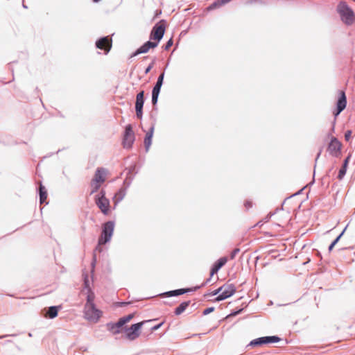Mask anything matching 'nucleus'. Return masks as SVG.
<instances>
[{
	"label": "nucleus",
	"instance_id": "26",
	"mask_svg": "<svg viewBox=\"0 0 355 355\" xmlns=\"http://www.w3.org/2000/svg\"><path fill=\"white\" fill-rule=\"evenodd\" d=\"M190 302H184L181 303L179 306H178L175 310V313L176 315H180L182 313H183L185 309L188 307L189 305Z\"/></svg>",
	"mask_w": 355,
	"mask_h": 355
},
{
	"label": "nucleus",
	"instance_id": "37",
	"mask_svg": "<svg viewBox=\"0 0 355 355\" xmlns=\"http://www.w3.org/2000/svg\"><path fill=\"white\" fill-rule=\"evenodd\" d=\"M245 206L246 207L247 209H248L252 207V202L250 201H246L245 202Z\"/></svg>",
	"mask_w": 355,
	"mask_h": 355
},
{
	"label": "nucleus",
	"instance_id": "29",
	"mask_svg": "<svg viewBox=\"0 0 355 355\" xmlns=\"http://www.w3.org/2000/svg\"><path fill=\"white\" fill-rule=\"evenodd\" d=\"M239 251L240 250L239 248H235L230 254V259H234Z\"/></svg>",
	"mask_w": 355,
	"mask_h": 355
},
{
	"label": "nucleus",
	"instance_id": "21",
	"mask_svg": "<svg viewBox=\"0 0 355 355\" xmlns=\"http://www.w3.org/2000/svg\"><path fill=\"white\" fill-rule=\"evenodd\" d=\"M154 128H150V130L146 133L144 139V145L146 150L148 151L152 143V138L153 135Z\"/></svg>",
	"mask_w": 355,
	"mask_h": 355
},
{
	"label": "nucleus",
	"instance_id": "27",
	"mask_svg": "<svg viewBox=\"0 0 355 355\" xmlns=\"http://www.w3.org/2000/svg\"><path fill=\"white\" fill-rule=\"evenodd\" d=\"M346 171H347V168H345L343 167L339 170L338 175V180L343 179V178L345 176V175L346 173Z\"/></svg>",
	"mask_w": 355,
	"mask_h": 355
},
{
	"label": "nucleus",
	"instance_id": "35",
	"mask_svg": "<svg viewBox=\"0 0 355 355\" xmlns=\"http://www.w3.org/2000/svg\"><path fill=\"white\" fill-rule=\"evenodd\" d=\"M217 294H220V291H219V288L214 291L211 292V295H216Z\"/></svg>",
	"mask_w": 355,
	"mask_h": 355
},
{
	"label": "nucleus",
	"instance_id": "33",
	"mask_svg": "<svg viewBox=\"0 0 355 355\" xmlns=\"http://www.w3.org/2000/svg\"><path fill=\"white\" fill-rule=\"evenodd\" d=\"M214 308L213 307H210V308H207V309H205L204 311H203V314L204 315H207L209 313H210L211 312H212L214 311Z\"/></svg>",
	"mask_w": 355,
	"mask_h": 355
},
{
	"label": "nucleus",
	"instance_id": "42",
	"mask_svg": "<svg viewBox=\"0 0 355 355\" xmlns=\"http://www.w3.org/2000/svg\"><path fill=\"white\" fill-rule=\"evenodd\" d=\"M159 22L162 23V22H164V20H161Z\"/></svg>",
	"mask_w": 355,
	"mask_h": 355
},
{
	"label": "nucleus",
	"instance_id": "39",
	"mask_svg": "<svg viewBox=\"0 0 355 355\" xmlns=\"http://www.w3.org/2000/svg\"><path fill=\"white\" fill-rule=\"evenodd\" d=\"M153 67V64H150L146 69L145 73H148Z\"/></svg>",
	"mask_w": 355,
	"mask_h": 355
},
{
	"label": "nucleus",
	"instance_id": "3",
	"mask_svg": "<svg viewBox=\"0 0 355 355\" xmlns=\"http://www.w3.org/2000/svg\"><path fill=\"white\" fill-rule=\"evenodd\" d=\"M107 171L103 168H98L91 181V193L96 192L102 184L106 180Z\"/></svg>",
	"mask_w": 355,
	"mask_h": 355
},
{
	"label": "nucleus",
	"instance_id": "13",
	"mask_svg": "<svg viewBox=\"0 0 355 355\" xmlns=\"http://www.w3.org/2000/svg\"><path fill=\"white\" fill-rule=\"evenodd\" d=\"M144 103V92L141 91L137 94L136 97L135 110L136 115L138 119L142 118L143 114V105Z\"/></svg>",
	"mask_w": 355,
	"mask_h": 355
},
{
	"label": "nucleus",
	"instance_id": "30",
	"mask_svg": "<svg viewBox=\"0 0 355 355\" xmlns=\"http://www.w3.org/2000/svg\"><path fill=\"white\" fill-rule=\"evenodd\" d=\"M123 196H124V193H123V191H120L118 193H116L115 195L114 198H116L117 200H120L123 198Z\"/></svg>",
	"mask_w": 355,
	"mask_h": 355
},
{
	"label": "nucleus",
	"instance_id": "6",
	"mask_svg": "<svg viewBox=\"0 0 355 355\" xmlns=\"http://www.w3.org/2000/svg\"><path fill=\"white\" fill-rule=\"evenodd\" d=\"M135 316L134 313L129 314L126 316L121 318L116 323H109L107 324V329L113 334H119L122 327L129 322Z\"/></svg>",
	"mask_w": 355,
	"mask_h": 355
},
{
	"label": "nucleus",
	"instance_id": "32",
	"mask_svg": "<svg viewBox=\"0 0 355 355\" xmlns=\"http://www.w3.org/2000/svg\"><path fill=\"white\" fill-rule=\"evenodd\" d=\"M349 159H350V156L349 155L346 157V159L344 161L343 165L342 166L343 168H347L348 163L349 162Z\"/></svg>",
	"mask_w": 355,
	"mask_h": 355
},
{
	"label": "nucleus",
	"instance_id": "11",
	"mask_svg": "<svg viewBox=\"0 0 355 355\" xmlns=\"http://www.w3.org/2000/svg\"><path fill=\"white\" fill-rule=\"evenodd\" d=\"M279 340H280V338L275 336H265V337H261V338H259L252 340L250 343V345H252V346L262 345L277 343Z\"/></svg>",
	"mask_w": 355,
	"mask_h": 355
},
{
	"label": "nucleus",
	"instance_id": "15",
	"mask_svg": "<svg viewBox=\"0 0 355 355\" xmlns=\"http://www.w3.org/2000/svg\"><path fill=\"white\" fill-rule=\"evenodd\" d=\"M347 105V98L344 91L339 92V98L336 104V110L334 112L335 116H337L343 110H345Z\"/></svg>",
	"mask_w": 355,
	"mask_h": 355
},
{
	"label": "nucleus",
	"instance_id": "25",
	"mask_svg": "<svg viewBox=\"0 0 355 355\" xmlns=\"http://www.w3.org/2000/svg\"><path fill=\"white\" fill-rule=\"evenodd\" d=\"M58 309L57 306H51L45 314L46 318H54L58 315Z\"/></svg>",
	"mask_w": 355,
	"mask_h": 355
},
{
	"label": "nucleus",
	"instance_id": "7",
	"mask_svg": "<svg viewBox=\"0 0 355 355\" xmlns=\"http://www.w3.org/2000/svg\"><path fill=\"white\" fill-rule=\"evenodd\" d=\"M151 320L142 321L137 324L131 325L129 328L125 329V337L129 340H134L137 338L140 335V329L141 327L146 322Z\"/></svg>",
	"mask_w": 355,
	"mask_h": 355
},
{
	"label": "nucleus",
	"instance_id": "1",
	"mask_svg": "<svg viewBox=\"0 0 355 355\" xmlns=\"http://www.w3.org/2000/svg\"><path fill=\"white\" fill-rule=\"evenodd\" d=\"M272 218V223L278 227H284L291 219L289 211L284 209H277L272 214L268 215L263 219L264 223L269 221V219Z\"/></svg>",
	"mask_w": 355,
	"mask_h": 355
},
{
	"label": "nucleus",
	"instance_id": "31",
	"mask_svg": "<svg viewBox=\"0 0 355 355\" xmlns=\"http://www.w3.org/2000/svg\"><path fill=\"white\" fill-rule=\"evenodd\" d=\"M352 137V131L351 130H347L345 133V138L347 141H349L350 139Z\"/></svg>",
	"mask_w": 355,
	"mask_h": 355
},
{
	"label": "nucleus",
	"instance_id": "17",
	"mask_svg": "<svg viewBox=\"0 0 355 355\" xmlns=\"http://www.w3.org/2000/svg\"><path fill=\"white\" fill-rule=\"evenodd\" d=\"M165 31V27L162 24L160 26H155L150 33V39L157 40L158 42L162 38Z\"/></svg>",
	"mask_w": 355,
	"mask_h": 355
},
{
	"label": "nucleus",
	"instance_id": "10",
	"mask_svg": "<svg viewBox=\"0 0 355 355\" xmlns=\"http://www.w3.org/2000/svg\"><path fill=\"white\" fill-rule=\"evenodd\" d=\"M96 203L101 211L105 215L110 212V202L109 200L105 197V193L101 192V196L96 199Z\"/></svg>",
	"mask_w": 355,
	"mask_h": 355
},
{
	"label": "nucleus",
	"instance_id": "20",
	"mask_svg": "<svg viewBox=\"0 0 355 355\" xmlns=\"http://www.w3.org/2000/svg\"><path fill=\"white\" fill-rule=\"evenodd\" d=\"M227 259L226 257L220 258L212 267L210 275L212 277L214 274H216L218 271L227 263Z\"/></svg>",
	"mask_w": 355,
	"mask_h": 355
},
{
	"label": "nucleus",
	"instance_id": "40",
	"mask_svg": "<svg viewBox=\"0 0 355 355\" xmlns=\"http://www.w3.org/2000/svg\"><path fill=\"white\" fill-rule=\"evenodd\" d=\"M263 225V220H260L257 223V226L261 227Z\"/></svg>",
	"mask_w": 355,
	"mask_h": 355
},
{
	"label": "nucleus",
	"instance_id": "14",
	"mask_svg": "<svg viewBox=\"0 0 355 355\" xmlns=\"http://www.w3.org/2000/svg\"><path fill=\"white\" fill-rule=\"evenodd\" d=\"M164 74V73H161L158 77L157 81L153 89L152 92V103L153 105H155L157 102L158 96L159 94V92L161 89V87L163 84Z\"/></svg>",
	"mask_w": 355,
	"mask_h": 355
},
{
	"label": "nucleus",
	"instance_id": "8",
	"mask_svg": "<svg viewBox=\"0 0 355 355\" xmlns=\"http://www.w3.org/2000/svg\"><path fill=\"white\" fill-rule=\"evenodd\" d=\"M220 294L215 299L216 301L219 302L224 300L236 293V288L234 284L226 283L219 288Z\"/></svg>",
	"mask_w": 355,
	"mask_h": 355
},
{
	"label": "nucleus",
	"instance_id": "12",
	"mask_svg": "<svg viewBox=\"0 0 355 355\" xmlns=\"http://www.w3.org/2000/svg\"><path fill=\"white\" fill-rule=\"evenodd\" d=\"M341 146V143L336 137H332L327 147V151L332 156L338 157L340 155Z\"/></svg>",
	"mask_w": 355,
	"mask_h": 355
},
{
	"label": "nucleus",
	"instance_id": "2",
	"mask_svg": "<svg viewBox=\"0 0 355 355\" xmlns=\"http://www.w3.org/2000/svg\"><path fill=\"white\" fill-rule=\"evenodd\" d=\"M83 313L84 318L92 323L98 322L103 315V312L98 309L95 304H85Z\"/></svg>",
	"mask_w": 355,
	"mask_h": 355
},
{
	"label": "nucleus",
	"instance_id": "9",
	"mask_svg": "<svg viewBox=\"0 0 355 355\" xmlns=\"http://www.w3.org/2000/svg\"><path fill=\"white\" fill-rule=\"evenodd\" d=\"M135 141V133L130 124L126 125L125 134L123 140V144L125 148H130Z\"/></svg>",
	"mask_w": 355,
	"mask_h": 355
},
{
	"label": "nucleus",
	"instance_id": "34",
	"mask_svg": "<svg viewBox=\"0 0 355 355\" xmlns=\"http://www.w3.org/2000/svg\"><path fill=\"white\" fill-rule=\"evenodd\" d=\"M173 44V41L171 39L169 41H168V42L166 43V46H165V49L166 50H168Z\"/></svg>",
	"mask_w": 355,
	"mask_h": 355
},
{
	"label": "nucleus",
	"instance_id": "22",
	"mask_svg": "<svg viewBox=\"0 0 355 355\" xmlns=\"http://www.w3.org/2000/svg\"><path fill=\"white\" fill-rule=\"evenodd\" d=\"M232 0H217L211 3L207 9V10H214L228 3Z\"/></svg>",
	"mask_w": 355,
	"mask_h": 355
},
{
	"label": "nucleus",
	"instance_id": "19",
	"mask_svg": "<svg viewBox=\"0 0 355 355\" xmlns=\"http://www.w3.org/2000/svg\"><path fill=\"white\" fill-rule=\"evenodd\" d=\"M84 284L87 290V302L85 304H94L95 295L89 287V280L87 275L84 277Z\"/></svg>",
	"mask_w": 355,
	"mask_h": 355
},
{
	"label": "nucleus",
	"instance_id": "24",
	"mask_svg": "<svg viewBox=\"0 0 355 355\" xmlns=\"http://www.w3.org/2000/svg\"><path fill=\"white\" fill-rule=\"evenodd\" d=\"M189 290L187 289H178L172 291H169L167 293H164L162 294V296H166V297H171V296H175L184 294L187 293Z\"/></svg>",
	"mask_w": 355,
	"mask_h": 355
},
{
	"label": "nucleus",
	"instance_id": "36",
	"mask_svg": "<svg viewBox=\"0 0 355 355\" xmlns=\"http://www.w3.org/2000/svg\"><path fill=\"white\" fill-rule=\"evenodd\" d=\"M162 325V323H160L157 325H155V326L151 327V329H152V331H155V330L158 329Z\"/></svg>",
	"mask_w": 355,
	"mask_h": 355
},
{
	"label": "nucleus",
	"instance_id": "23",
	"mask_svg": "<svg viewBox=\"0 0 355 355\" xmlns=\"http://www.w3.org/2000/svg\"><path fill=\"white\" fill-rule=\"evenodd\" d=\"M40 203L42 204L45 202L46 198H47V191L44 186L42 184L41 182H40Z\"/></svg>",
	"mask_w": 355,
	"mask_h": 355
},
{
	"label": "nucleus",
	"instance_id": "41",
	"mask_svg": "<svg viewBox=\"0 0 355 355\" xmlns=\"http://www.w3.org/2000/svg\"><path fill=\"white\" fill-rule=\"evenodd\" d=\"M93 2L94 3H98L99 1H101V0H92Z\"/></svg>",
	"mask_w": 355,
	"mask_h": 355
},
{
	"label": "nucleus",
	"instance_id": "28",
	"mask_svg": "<svg viewBox=\"0 0 355 355\" xmlns=\"http://www.w3.org/2000/svg\"><path fill=\"white\" fill-rule=\"evenodd\" d=\"M343 232H342L332 243L331 244L329 245V251L332 250L333 248L334 247V245L338 243V241H339V239H340L341 236L343 235Z\"/></svg>",
	"mask_w": 355,
	"mask_h": 355
},
{
	"label": "nucleus",
	"instance_id": "5",
	"mask_svg": "<svg viewBox=\"0 0 355 355\" xmlns=\"http://www.w3.org/2000/svg\"><path fill=\"white\" fill-rule=\"evenodd\" d=\"M114 228V224L112 221H108L103 225L101 235L98 239V245H104L111 239Z\"/></svg>",
	"mask_w": 355,
	"mask_h": 355
},
{
	"label": "nucleus",
	"instance_id": "38",
	"mask_svg": "<svg viewBox=\"0 0 355 355\" xmlns=\"http://www.w3.org/2000/svg\"><path fill=\"white\" fill-rule=\"evenodd\" d=\"M241 311H242V309H240V310H239V311H235V312H234V313H231V314L230 315V316H235V315H238L239 313H240Z\"/></svg>",
	"mask_w": 355,
	"mask_h": 355
},
{
	"label": "nucleus",
	"instance_id": "16",
	"mask_svg": "<svg viewBox=\"0 0 355 355\" xmlns=\"http://www.w3.org/2000/svg\"><path fill=\"white\" fill-rule=\"evenodd\" d=\"M112 42L111 38L104 37L96 41V46L98 49H103L105 53H108L112 48Z\"/></svg>",
	"mask_w": 355,
	"mask_h": 355
},
{
	"label": "nucleus",
	"instance_id": "4",
	"mask_svg": "<svg viewBox=\"0 0 355 355\" xmlns=\"http://www.w3.org/2000/svg\"><path fill=\"white\" fill-rule=\"evenodd\" d=\"M337 11L343 21L351 22L355 21V15L353 10L345 2H340L338 5Z\"/></svg>",
	"mask_w": 355,
	"mask_h": 355
},
{
	"label": "nucleus",
	"instance_id": "18",
	"mask_svg": "<svg viewBox=\"0 0 355 355\" xmlns=\"http://www.w3.org/2000/svg\"><path fill=\"white\" fill-rule=\"evenodd\" d=\"M158 43L155 42L148 41L139 48L133 54V56H136L140 53H147L150 49H154L157 46Z\"/></svg>",
	"mask_w": 355,
	"mask_h": 355
}]
</instances>
